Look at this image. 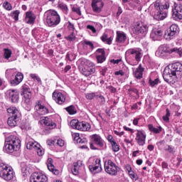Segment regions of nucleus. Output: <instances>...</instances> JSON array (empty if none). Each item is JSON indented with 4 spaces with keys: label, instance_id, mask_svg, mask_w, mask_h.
<instances>
[{
    "label": "nucleus",
    "instance_id": "obj_49",
    "mask_svg": "<svg viewBox=\"0 0 182 182\" xmlns=\"http://www.w3.org/2000/svg\"><path fill=\"white\" fill-rule=\"evenodd\" d=\"M83 163L82 162V161H77V162H75L73 164V166L75 167V168H78V170L80 169V168L82 167Z\"/></svg>",
    "mask_w": 182,
    "mask_h": 182
},
{
    "label": "nucleus",
    "instance_id": "obj_43",
    "mask_svg": "<svg viewBox=\"0 0 182 182\" xmlns=\"http://www.w3.org/2000/svg\"><path fill=\"white\" fill-rule=\"evenodd\" d=\"M67 112L69 113V114H75L76 113V109H75V107L70 106L66 108Z\"/></svg>",
    "mask_w": 182,
    "mask_h": 182
},
{
    "label": "nucleus",
    "instance_id": "obj_22",
    "mask_svg": "<svg viewBox=\"0 0 182 182\" xmlns=\"http://www.w3.org/2000/svg\"><path fill=\"white\" fill-rule=\"evenodd\" d=\"M36 19V16H35V14L32 13V11H27L26 13L25 21L26 23L32 25V23H34Z\"/></svg>",
    "mask_w": 182,
    "mask_h": 182
},
{
    "label": "nucleus",
    "instance_id": "obj_2",
    "mask_svg": "<svg viewBox=\"0 0 182 182\" xmlns=\"http://www.w3.org/2000/svg\"><path fill=\"white\" fill-rule=\"evenodd\" d=\"M182 64L181 63H175L169 64L164 70L163 77L167 83H176L177 80L181 77Z\"/></svg>",
    "mask_w": 182,
    "mask_h": 182
},
{
    "label": "nucleus",
    "instance_id": "obj_32",
    "mask_svg": "<svg viewBox=\"0 0 182 182\" xmlns=\"http://www.w3.org/2000/svg\"><path fill=\"white\" fill-rule=\"evenodd\" d=\"M101 41L105 42V43H107V45H112V42L113 41V38L107 36V34L104 33L101 36Z\"/></svg>",
    "mask_w": 182,
    "mask_h": 182
},
{
    "label": "nucleus",
    "instance_id": "obj_58",
    "mask_svg": "<svg viewBox=\"0 0 182 182\" xmlns=\"http://www.w3.org/2000/svg\"><path fill=\"white\" fill-rule=\"evenodd\" d=\"M68 28L69 31H75V26L70 21H68Z\"/></svg>",
    "mask_w": 182,
    "mask_h": 182
},
{
    "label": "nucleus",
    "instance_id": "obj_31",
    "mask_svg": "<svg viewBox=\"0 0 182 182\" xmlns=\"http://www.w3.org/2000/svg\"><path fill=\"white\" fill-rule=\"evenodd\" d=\"M7 112L11 116H18L19 114V110L16 107H10L7 109Z\"/></svg>",
    "mask_w": 182,
    "mask_h": 182
},
{
    "label": "nucleus",
    "instance_id": "obj_36",
    "mask_svg": "<svg viewBox=\"0 0 182 182\" xmlns=\"http://www.w3.org/2000/svg\"><path fill=\"white\" fill-rule=\"evenodd\" d=\"M4 59H6L8 60V59H9L11 56H12V50H11V49L9 48H4Z\"/></svg>",
    "mask_w": 182,
    "mask_h": 182
},
{
    "label": "nucleus",
    "instance_id": "obj_29",
    "mask_svg": "<svg viewBox=\"0 0 182 182\" xmlns=\"http://www.w3.org/2000/svg\"><path fill=\"white\" fill-rule=\"evenodd\" d=\"M52 159L49 158L48 159V168L50 171H52V173H53V174H55V176H58V174H59V171L56 168H55V166H53V164H52Z\"/></svg>",
    "mask_w": 182,
    "mask_h": 182
},
{
    "label": "nucleus",
    "instance_id": "obj_55",
    "mask_svg": "<svg viewBox=\"0 0 182 182\" xmlns=\"http://www.w3.org/2000/svg\"><path fill=\"white\" fill-rule=\"evenodd\" d=\"M71 171L73 174H74L75 176H77V174H79V169L77 168L74 167L73 166L71 169Z\"/></svg>",
    "mask_w": 182,
    "mask_h": 182
},
{
    "label": "nucleus",
    "instance_id": "obj_34",
    "mask_svg": "<svg viewBox=\"0 0 182 182\" xmlns=\"http://www.w3.org/2000/svg\"><path fill=\"white\" fill-rule=\"evenodd\" d=\"M38 147H41V145L39 144H38L37 142L30 141L26 145V148L28 150H32V149H34L36 150V149H38Z\"/></svg>",
    "mask_w": 182,
    "mask_h": 182
},
{
    "label": "nucleus",
    "instance_id": "obj_10",
    "mask_svg": "<svg viewBox=\"0 0 182 182\" xmlns=\"http://www.w3.org/2000/svg\"><path fill=\"white\" fill-rule=\"evenodd\" d=\"M30 182H48V176L41 172H34L30 177Z\"/></svg>",
    "mask_w": 182,
    "mask_h": 182
},
{
    "label": "nucleus",
    "instance_id": "obj_1",
    "mask_svg": "<svg viewBox=\"0 0 182 182\" xmlns=\"http://www.w3.org/2000/svg\"><path fill=\"white\" fill-rule=\"evenodd\" d=\"M170 8L168 1L156 0L149 7V11L156 21H163L167 18V10Z\"/></svg>",
    "mask_w": 182,
    "mask_h": 182
},
{
    "label": "nucleus",
    "instance_id": "obj_59",
    "mask_svg": "<svg viewBox=\"0 0 182 182\" xmlns=\"http://www.w3.org/2000/svg\"><path fill=\"white\" fill-rule=\"evenodd\" d=\"M87 29H90V31H92L93 33H96V28L93 26H90V25L87 26Z\"/></svg>",
    "mask_w": 182,
    "mask_h": 182
},
{
    "label": "nucleus",
    "instance_id": "obj_23",
    "mask_svg": "<svg viewBox=\"0 0 182 182\" xmlns=\"http://www.w3.org/2000/svg\"><path fill=\"white\" fill-rule=\"evenodd\" d=\"M96 58L98 63H103L106 60V57H105V50L102 48H99L96 51Z\"/></svg>",
    "mask_w": 182,
    "mask_h": 182
},
{
    "label": "nucleus",
    "instance_id": "obj_44",
    "mask_svg": "<svg viewBox=\"0 0 182 182\" xmlns=\"http://www.w3.org/2000/svg\"><path fill=\"white\" fill-rule=\"evenodd\" d=\"M66 59L72 62L76 59V55H73V53H68L66 55Z\"/></svg>",
    "mask_w": 182,
    "mask_h": 182
},
{
    "label": "nucleus",
    "instance_id": "obj_5",
    "mask_svg": "<svg viewBox=\"0 0 182 182\" xmlns=\"http://www.w3.org/2000/svg\"><path fill=\"white\" fill-rule=\"evenodd\" d=\"M0 177L6 181H11L15 177L14 168L5 164H0Z\"/></svg>",
    "mask_w": 182,
    "mask_h": 182
},
{
    "label": "nucleus",
    "instance_id": "obj_38",
    "mask_svg": "<svg viewBox=\"0 0 182 182\" xmlns=\"http://www.w3.org/2000/svg\"><path fill=\"white\" fill-rule=\"evenodd\" d=\"M21 173H23V176H28L29 174V167L25 164L21 165Z\"/></svg>",
    "mask_w": 182,
    "mask_h": 182
},
{
    "label": "nucleus",
    "instance_id": "obj_33",
    "mask_svg": "<svg viewBox=\"0 0 182 182\" xmlns=\"http://www.w3.org/2000/svg\"><path fill=\"white\" fill-rule=\"evenodd\" d=\"M81 122H79L77 119H72L70 122V124L73 129H76L79 130Z\"/></svg>",
    "mask_w": 182,
    "mask_h": 182
},
{
    "label": "nucleus",
    "instance_id": "obj_24",
    "mask_svg": "<svg viewBox=\"0 0 182 182\" xmlns=\"http://www.w3.org/2000/svg\"><path fill=\"white\" fill-rule=\"evenodd\" d=\"M22 80H23V74L21 73H18L16 75L15 78L11 81V85L12 86H18V85H19Z\"/></svg>",
    "mask_w": 182,
    "mask_h": 182
},
{
    "label": "nucleus",
    "instance_id": "obj_37",
    "mask_svg": "<svg viewBox=\"0 0 182 182\" xmlns=\"http://www.w3.org/2000/svg\"><path fill=\"white\" fill-rule=\"evenodd\" d=\"M161 46L162 47V49L165 53H173V48H170L168 45L164 44Z\"/></svg>",
    "mask_w": 182,
    "mask_h": 182
},
{
    "label": "nucleus",
    "instance_id": "obj_63",
    "mask_svg": "<svg viewBox=\"0 0 182 182\" xmlns=\"http://www.w3.org/2000/svg\"><path fill=\"white\" fill-rule=\"evenodd\" d=\"M114 75L117 76H119V75H120V76H124V72L123 70L116 71Z\"/></svg>",
    "mask_w": 182,
    "mask_h": 182
},
{
    "label": "nucleus",
    "instance_id": "obj_61",
    "mask_svg": "<svg viewBox=\"0 0 182 182\" xmlns=\"http://www.w3.org/2000/svg\"><path fill=\"white\" fill-rule=\"evenodd\" d=\"M36 151L39 156H43V151L41 149V147L36 148Z\"/></svg>",
    "mask_w": 182,
    "mask_h": 182
},
{
    "label": "nucleus",
    "instance_id": "obj_9",
    "mask_svg": "<svg viewBox=\"0 0 182 182\" xmlns=\"http://www.w3.org/2000/svg\"><path fill=\"white\" fill-rule=\"evenodd\" d=\"M178 27L176 24H172L168 29H167L164 33V38L166 41H171V39H174V36L177 33V31Z\"/></svg>",
    "mask_w": 182,
    "mask_h": 182
},
{
    "label": "nucleus",
    "instance_id": "obj_13",
    "mask_svg": "<svg viewBox=\"0 0 182 182\" xmlns=\"http://www.w3.org/2000/svg\"><path fill=\"white\" fill-rule=\"evenodd\" d=\"M89 170L92 174H97L102 171V164H100V159H97L94 163L89 166Z\"/></svg>",
    "mask_w": 182,
    "mask_h": 182
},
{
    "label": "nucleus",
    "instance_id": "obj_26",
    "mask_svg": "<svg viewBox=\"0 0 182 182\" xmlns=\"http://www.w3.org/2000/svg\"><path fill=\"white\" fill-rule=\"evenodd\" d=\"M134 75L136 79H141L143 77V72H144V68L141 66V64L134 70L133 68Z\"/></svg>",
    "mask_w": 182,
    "mask_h": 182
},
{
    "label": "nucleus",
    "instance_id": "obj_60",
    "mask_svg": "<svg viewBox=\"0 0 182 182\" xmlns=\"http://www.w3.org/2000/svg\"><path fill=\"white\" fill-rule=\"evenodd\" d=\"M57 144L60 146V147H63L65 146V141L63 139H58L57 141Z\"/></svg>",
    "mask_w": 182,
    "mask_h": 182
},
{
    "label": "nucleus",
    "instance_id": "obj_42",
    "mask_svg": "<svg viewBox=\"0 0 182 182\" xmlns=\"http://www.w3.org/2000/svg\"><path fill=\"white\" fill-rule=\"evenodd\" d=\"M79 136H80L79 133H73L72 135L73 138L75 141H77V143H82V139Z\"/></svg>",
    "mask_w": 182,
    "mask_h": 182
},
{
    "label": "nucleus",
    "instance_id": "obj_47",
    "mask_svg": "<svg viewBox=\"0 0 182 182\" xmlns=\"http://www.w3.org/2000/svg\"><path fill=\"white\" fill-rule=\"evenodd\" d=\"M11 16L15 21H18V19H19V11L16 10L13 12Z\"/></svg>",
    "mask_w": 182,
    "mask_h": 182
},
{
    "label": "nucleus",
    "instance_id": "obj_52",
    "mask_svg": "<svg viewBox=\"0 0 182 182\" xmlns=\"http://www.w3.org/2000/svg\"><path fill=\"white\" fill-rule=\"evenodd\" d=\"M178 53V55H179V56L182 55V49L181 48H173V53Z\"/></svg>",
    "mask_w": 182,
    "mask_h": 182
},
{
    "label": "nucleus",
    "instance_id": "obj_35",
    "mask_svg": "<svg viewBox=\"0 0 182 182\" xmlns=\"http://www.w3.org/2000/svg\"><path fill=\"white\" fill-rule=\"evenodd\" d=\"M148 129L149 131L151 132V133H155L156 134H158V133H160L161 132V127L156 128L153 126V124H149Z\"/></svg>",
    "mask_w": 182,
    "mask_h": 182
},
{
    "label": "nucleus",
    "instance_id": "obj_48",
    "mask_svg": "<svg viewBox=\"0 0 182 182\" xmlns=\"http://www.w3.org/2000/svg\"><path fill=\"white\" fill-rule=\"evenodd\" d=\"M111 144H112L113 151L117 152V151H119V150H120V148L119 147V145L117 144V143L116 141Z\"/></svg>",
    "mask_w": 182,
    "mask_h": 182
},
{
    "label": "nucleus",
    "instance_id": "obj_19",
    "mask_svg": "<svg viewBox=\"0 0 182 182\" xmlns=\"http://www.w3.org/2000/svg\"><path fill=\"white\" fill-rule=\"evenodd\" d=\"M173 16L178 19H182V7L181 4L174 3L173 9Z\"/></svg>",
    "mask_w": 182,
    "mask_h": 182
},
{
    "label": "nucleus",
    "instance_id": "obj_46",
    "mask_svg": "<svg viewBox=\"0 0 182 182\" xmlns=\"http://www.w3.org/2000/svg\"><path fill=\"white\" fill-rule=\"evenodd\" d=\"M3 6L6 9V11H12V6L8 1H5L3 4Z\"/></svg>",
    "mask_w": 182,
    "mask_h": 182
},
{
    "label": "nucleus",
    "instance_id": "obj_25",
    "mask_svg": "<svg viewBox=\"0 0 182 182\" xmlns=\"http://www.w3.org/2000/svg\"><path fill=\"white\" fill-rule=\"evenodd\" d=\"M21 95H23V97L25 99H31L32 97V92H31V90H29V87L26 85H23L22 86V91Z\"/></svg>",
    "mask_w": 182,
    "mask_h": 182
},
{
    "label": "nucleus",
    "instance_id": "obj_17",
    "mask_svg": "<svg viewBox=\"0 0 182 182\" xmlns=\"http://www.w3.org/2000/svg\"><path fill=\"white\" fill-rule=\"evenodd\" d=\"M90 139L92 143H95L98 147H103L105 146V141L102 139V136L97 134H92L90 136Z\"/></svg>",
    "mask_w": 182,
    "mask_h": 182
},
{
    "label": "nucleus",
    "instance_id": "obj_8",
    "mask_svg": "<svg viewBox=\"0 0 182 182\" xmlns=\"http://www.w3.org/2000/svg\"><path fill=\"white\" fill-rule=\"evenodd\" d=\"M134 31L136 35H146L149 32V26L143 22H137L134 27Z\"/></svg>",
    "mask_w": 182,
    "mask_h": 182
},
{
    "label": "nucleus",
    "instance_id": "obj_28",
    "mask_svg": "<svg viewBox=\"0 0 182 182\" xmlns=\"http://www.w3.org/2000/svg\"><path fill=\"white\" fill-rule=\"evenodd\" d=\"M19 119L18 118V116L14 115L9 117L7 123L10 127H15L16 124H18V121Z\"/></svg>",
    "mask_w": 182,
    "mask_h": 182
},
{
    "label": "nucleus",
    "instance_id": "obj_20",
    "mask_svg": "<svg viewBox=\"0 0 182 182\" xmlns=\"http://www.w3.org/2000/svg\"><path fill=\"white\" fill-rule=\"evenodd\" d=\"M163 36V31L157 28H154L150 34V38L152 41H160Z\"/></svg>",
    "mask_w": 182,
    "mask_h": 182
},
{
    "label": "nucleus",
    "instance_id": "obj_62",
    "mask_svg": "<svg viewBox=\"0 0 182 182\" xmlns=\"http://www.w3.org/2000/svg\"><path fill=\"white\" fill-rule=\"evenodd\" d=\"M125 168L128 172V174H129L131 172H133V169H132V166L130 165H126Z\"/></svg>",
    "mask_w": 182,
    "mask_h": 182
},
{
    "label": "nucleus",
    "instance_id": "obj_6",
    "mask_svg": "<svg viewBox=\"0 0 182 182\" xmlns=\"http://www.w3.org/2000/svg\"><path fill=\"white\" fill-rule=\"evenodd\" d=\"M46 23L48 26H51L52 28H55V26L60 23V16H59L58 11L51 10L48 12Z\"/></svg>",
    "mask_w": 182,
    "mask_h": 182
},
{
    "label": "nucleus",
    "instance_id": "obj_54",
    "mask_svg": "<svg viewBox=\"0 0 182 182\" xmlns=\"http://www.w3.org/2000/svg\"><path fill=\"white\" fill-rule=\"evenodd\" d=\"M30 76L31 78L33 79V80H36V82H38V83H39V82H41V78L39 77H38L36 75L31 74Z\"/></svg>",
    "mask_w": 182,
    "mask_h": 182
},
{
    "label": "nucleus",
    "instance_id": "obj_7",
    "mask_svg": "<svg viewBox=\"0 0 182 182\" xmlns=\"http://www.w3.org/2000/svg\"><path fill=\"white\" fill-rule=\"evenodd\" d=\"M105 170L106 173L110 176H116L117 174V171H119L117 165H116L114 162L112 161V160H108L107 162L105 163Z\"/></svg>",
    "mask_w": 182,
    "mask_h": 182
},
{
    "label": "nucleus",
    "instance_id": "obj_12",
    "mask_svg": "<svg viewBox=\"0 0 182 182\" xmlns=\"http://www.w3.org/2000/svg\"><path fill=\"white\" fill-rule=\"evenodd\" d=\"M35 109L36 113L41 116H43V114H48V113H49V109L48 107L43 105V102L41 100L36 102Z\"/></svg>",
    "mask_w": 182,
    "mask_h": 182
},
{
    "label": "nucleus",
    "instance_id": "obj_40",
    "mask_svg": "<svg viewBox=\"0 0 182 182\" xmlns=\"http://www.w3.org/2000/svg\"><path fill=\"white\" fill-rule=\"evenodd\" d=\"M129 177L131 180H133L134 181H137V180H139V176H137V173H136L134 171L129 173Z\"/></svg>",
    "mask_w": 182,
    "mask_h": 182
},
{
    "label": "nucleus",
    "instance_id": "obj_56",
    "mask_svg": "<svg viewBox=\"0 0 182 182\" xmlns=\"http://www.w3.org/2000/svg\"><path fill=\"white\" fill-rule=\"evenodd\" d=\"M83 43H84V45H87L88 46H90V48L91 49H93V43H92L91 41H87L85 40L83 41Z\"/></svg>",
    "mask_w": 182,
    "mask_h": 182
},
{
    "label": "nucleus",
    "instance_id": "obj_14",
    "mask_svg": "<svg viewBox=\"0 0 182 182\" xmlns=\"http://www.w3.org/2000/svg\"><path fill=\"white\" fill-rule=\"evenodd\" d=\"M128 53H130L135 58L136 62H140L143 58V50L141 48H135L128 50Z\"/></svg>",
    "mask_w": 182,
    "mask_h": 182
},
{
    "label": "nucleus",
    "instance_id": "obj_30",
    "mask_svg": "<svg viewBox=\"0 0 182 182\" xmlns=\"http://www.w3.org/2000/svg\"><path fill=\"white\" fill-rule=\"evenodd\" d=\"M90 128V124L86 122H81V123H80V129L78 130L80 132H89Z\"/></svg>",
    "mask_w": 182,
    "mask_h": 182
},
{
    "label": "nucleus",
    "instance_id": "obj_4",
    "mask_svg": "<svg viewBox=\"0 0 182 182\" xmlns=\"http://www.w3.org/2000/svg\"><path fill=\"white\" fill-rule=\"evenodd\" d=\"M80 72L84 76H90L96 72V66L95 63L87 59L81 60V65H80Z\"/></svg>",
    "mask_w": 182,
    "mask_h": 182
},
{
    "label": "nucleus",
    "instance_id": "obj_21",
    "mask_svg": "<svg viewBox=\"0 0 182 182\" xmlns=\"http://www.w3.org/2000/svg\"><path fill=\"white\" fill-rule=\"evenodd\" d=\"M7 95H9V97L13 103H17L18 100H19V92L16 90H9Z\"/></svg>",
    "mask_w": 182,
    "mask_h": 182
},
{
    "label": "nucleus",
    "instance_id": "obj_45",
    "mask_svg": "<svg viewBox=\"0 0 182 182\" xmlns=\"http://www.w3.org/2000/svg\"><path fill=\"white\" fill-rule=\"evenodd\" d=\"M170 110L168 109H166V114L165 116L163 117V120L165 121L166 123H168V121L170 120Z\"/></svg>",
    "mask_w": 182,
    "mask_h": 182
},
{
    "label": "nucleus",
    "instance_id": "obj_3",
    "mask_svg": "<svg viewBox=\"0 0 182 182\" xmlns=\"http://www.w3.org/2000/svg\"><path fill=\"white\" fill-rule=\"evenodd\" d=\"M19 149H21V139H19V137L10 135L6 138L4 147L6 153H14V151H18Z\"/></svg>",
    "mask_w": 182,
    "mask_h": 182
},
{
    "label": "nucleus",
    "instance_id": "obj_41",
    "mask_svg": "<svg viewBox=\"0 0 182 182\" xmlns=\"http://www.w3.org/2000/svg\"><path fill=\"white\" fill-rule=\"evenodd\" d=\"M164 51L163 50V47L159 46L158 50L156 51L155 55L156 56H164Z\"/></svg>",
    "mask_w": 182,
    "mask_h": 182
},
{
    "label": "nucleus",
    "instance_id": "obj_53",
    "mask_svg": "<svg viewBox=\"0 0 182 182\" xmlns=\"http://www.w3.org/2000/svg\"><path fill=\"white\" fill-rule=\"evenodd\" d=\"M107 139L109 143H111V144H113V143L116 142V140H114V138H113V136H112V135H108L107 136Z\"/></svg>",
    "mask_w": 182,
    "mask_h": 182
},
{
    "label": "nucleus",
    "instance_id": "obj_18",
    "mask_svg": "<svg viewBox=\"0 0 182 182\" xmlns=\"http://www.w3.org/2000/svg\"><path fill=\"white\" fill-rule=\"evenodd\" d=\"M53 99L58 105H63V102L66 101V97L62 92H54L53 93Z\"/></svg>",
    "mask_w": 182,
    "mask_h": 182
},
{
    "label": "nucleus",
    "instance_id": "obj_15",
    "mask_svg": "<svg viewBox=\"0 0 182 182\" xmlns=\"http://www.w3.org/2000/svg\"><path fill=\"white\" fill-rule=\"evenodd\" d=\"M41 124L46 126V132H48V130H52L56 127V124L46 117L41 118Z\"/></svg>",
    "mask_w": 182,
    "mask_h": 182
},
{
    "label": "nucleus",
    "instance_id": "obj_11",
    "mask_svg": "<svg viewBox=\"0 0 182 182\" xmlns=\"http://www.w3.org/2000/svg\"><path fill=\"white\" fill-rule=\"evenodd\" d=\"M146 132L144 130H136L135 140L139 146H144L146 144Z\"/></svg>",
    "mask_w": 182,
    "mask_h": 182
},
{
    "label": "nucleus",
    "instance_id": "obj_39",
    "mask_svg": "<svg viewBox=\"0 0 182 182\" xmlns=\"http://www.w3.org/2000/svg\"><path fill=\"white\" fill-rule=\"evenodd\" d=\"M58 7L60 9L63 10L64 14H68V11H69V9H68V5L64 3H60L58 4Z\"/></svg>",
    "mask_w": 182,
    "mask_h": 182
},
{
    "label": "nucleus",
    "instance_id": "obj_64",
    "mask_svg": "<svg viewBox=\"0 0 182 182\" xmlns=\"http://www.w3.org/2000/svg\"><path fill=\"white\" fill-rule=\"evenodd\" d=\"M114 134H116L117 136H119V137H122V136H123V134H124V132H119L118 131L115 130L114 131Z\"/></svg>",
    "mask_w": 182,
    "mask_h": 182
},
{
    "label": "nucleus",
    "instance_id": "obj_16",
    "mask_svg": "<svg viewBox=\"0 0 182 182\" xmlns=\"http://www.w3.org/2000/svg\"><path fill=\"white\" fill-rule=\"evenodd\" d=\"M103 1L102 0H92V8L93 12L95 14H100L102 12V10L103 9Z\"/></svg>",
    "mask_w": 182,
    "mask_h": 182
},
{
    "label": "nucleus",
    "instance_id": "obj_51",
    "mask_svg": "<svg viewBox=\"0 0 182 182\" xmlns=\"http://www.w3.org/2000/svg\"><path fill=\"white\" fill-rule=\"evenodd\" d=\"M96 97V94L95 92L88 93L86 95V99H88V100H92L94 97Z\"/></svg>",
    "mask_w": 182,
    "mask_h": 182
},
{
    "label": "nucleus",
    "instance_id": "obj_27",
    "mask_svg": "<svg viewBox=\"0 0 182 182\" xmlns=\"http://www.w3.org/2000/svg\"><path fill=\"white\" fill-rule=\"evenodd\" d=\"M126 33L123 31L117 32L116 42H118V43H123L124 42H126Z\"/></svg>",
    "mask_w": 182,
    "mask_h": 182
},
{
    "label": "nucleus",
    "instance_id": "obj_50",
    "mask_svg": "<svg viewBox=\"0 0 182 182\" xmlns=\"http://www.w3.org/2000/svg\"><path fill=\"white\" fill-rule=\"evenodd\" d=\"M150 86H156V85H159V78L155 79L154 80H149Z\"/></svg>",
    "mask_w": 182,
    "mask_h": 182
},
{
    "label": "nucleus",
    "instance_id": "obj_57",
    "mask_svg": "<svg viewBox=\"0 0 182 182\" xmlns=\"http://www.w3.org/2000/svg\"><path fill=\"white\" fill-rule=\"evenodd\" d=\"M72 11L73 12H76V14H77L78 15H82V12L80 11V9H79L77 7H73Z\"/></svg>",
    "mask_w": 182,
    "mask_h": 182
}]
</instances>
